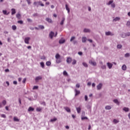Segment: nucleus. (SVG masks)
Listing matches in <instances>:
<instances>
[{"instance_id": "obj_14", "label": "nucleus", "mask_w": 130, "mask_h": 130, "mask_svg": "<svg viewBox=\"0 0 130 130\" xmlns=\"http://www.w3.org/2000/svg\"><path fill=\"white\" fill-rule=\"evenodd\" d=\"M64 109H65L67 112H71V109L68 107H64Z\"/></svg>"}, {"instance_id": "obj_29", "label": "nucleus", "mask_w": 130, "mask_h": 130, "mask_svg": "<svg viewBox=\"0 0 130 130\" xmlns=\"http://www.w3.org/2000/svg\"><path fill=\"white\" fill-rule=\"evenodd\" d=\"M75 39H76V37H71V38L70 39V42H73V41H75Z\"/></svg>"}, {"instance_id": "obj_31", "label": "nucleus", "mask_w": 130, "mask_h": 130, "mask_svg": "<svg viewBox=\"0 0 130 130\" xmlns=\"http://www.w3.org/2000/svg\"><path fill=\"white\" fill-rule=\"evenodd\" d=\"M34 108H32L31 107H30L28 109V111H34Z\"/></svg>"}, {"instance_id": "obj_5", "label": "nucleus", "mask_w": 130, "mask_h": 130, "mask_svg": "<svg viewBox=\"0 0 130 130\" xmlns=\"http://www.w3.org/2000/svg\"><path fill=\"white\" fill-rule=\"evenodd\" d=\"M89 63L90 64H91L92 66H93V67H96V62L92 61V60H89Z\"/></svg>"}, {"instance_id": "obj_45", "label": "nucleus", "mask_w": 130, "mask_h": 130, "mask_svg": "<svg viewBox=\"0 0 130 130\" xmlns=\"http://www.w3.org/2000/svg\"><path fill=\"white\" fill-rule=\"evenodd\" d=\"M2 104L5 106L6 105V104H7V101H6V100H4L3 102H2Z\"/></svg>"}, {"instance_id": "obj_46", "label": "nucleus", "mask_w": 130, "mask_h": 130, "mask_svg": "<svg viewBox=\"0 0 130 130\" xmlns=\"http://www.w3.org/2000/svg\"><path fill=\"white\" fill-rule=\"evenodd\" d=\"M76 63H77V60H75V59H74L73 60V62H72V64H76Z\"/></svg>"}, {"instance_id": "obj_16", "label": "nucleus", "mask_w": 130, "mask_h": 130, "mask_svg": "<svg viewBox=\"0 0 130 130\" xmlns=\"http://www.w3.org/2000/svg\"><path fill=\"white\" fill-rule=\"evenodd\" d=\"M114 103H115V104H116L117 105L119 106L120 102L118 101V100L115 99L114 100Z\"/></svg>"}, {"instance_id": "obj_9", "label": "nucleus", "mask_w": 130, "mask_h": 130, "mask_svg": "<svg viewBox=\"0 0 130 130\" xmlns=\"http://www.w3.org/2000/svg\"><path fill=\"white\" fill-rule=\"evenodd\" d=\"M102 86H103L102 83H100L99 85H98L97 90H101V88H102Z\"/></svg>"}, {"instance_id": "obj_44", "label": "nucleus", "mask_w": 130, "mask_h": 130, "mask_svg": "<svg viewBox=\"0 0 130 130\" xmlns=\"http://www.w3.org/2000/svg\"><path fill=\"white\" fill-rule=\"evenodd\" d=\"M38 89V86H34L33 87V90H37Z\"/></svg>"}, {"instance_id": "obj_60", "label": "nucleus", "mask_w": 130, "mask_h": 130, "mask_svg": "<svg viewBox=\"0 0 130 130\" xmlns=\"http://www.w3.org/2000/svg\"><path fill=\"white\" fill-rule=\"evenodd\" d=\"M126 36H130V32H127V33L126 34Z\"/></svg>"}, {"instance_id": "obj_18", "label": "nucleus", "mask_w": 130, "mask_h": 130, "mask_svg": "<svg viewBox=\"0 0 130 130\" xmlns=\"http://www.w3.org/2000/svg\"><path fill=\"white\" fill-rule=\"evenodd\" d=\"M46 21H47V22H48V23H52V20L49 18H46Z\"/></svg>"}, {"instance_id": "obj_2", "label": "nucleus", "mask_w": 130, "mask_h": 130, "mask_svg": "<svg viewBox=\"0 0 130 130\" xmlns=\"http://www.w3.org/2000/svg\"><path fill=\"white\" fill-rule=\"evenodd\" d=\"M107 6H110L111 8H114V4H113V0L110 1L108 3H107Z\"/></svg>"}, {"instance_id": "obj_13", "label": "nucleus", "mask_w": 130, "mask_h": 130, "mask_svg": "<svg viewBox=\"0 0 130 130\" xmlns=\"http://www.w3.org/2000/svg\"><path fill=\"white\" fill-rule=\"evenodd\" d=\"M84 33H89L90 32V29L89 28H84L83 30Z\"/></svg>"}, {"instance_id": "obj_6", "label": "nucleus", "mask_w": 130, "mask_h": 130, "mask_svg": "<svg viewBox=\"0 0 130 130\" xmlns=\"http://www.w3.org/2000/svg\"><path fill=\"white\" fill-rule=\"evenodd\" d=\"M53 36H54V32L53 31H51L49 34V37L51 39L53 38Z\"/></svg>"}, {"instance_id": "obj_49", "label": "nucleus", "mask_w": 130, "mask_h": 130, "mask_svg": "<svg viewBox=\"0 0 130 130\" xmlns=\"http://www.w3.org/2000/svg\"><path fill=\"white\" fill-rule=\"evenodd\" d=\"M81 119L82 120H84V119H88V118L87 117H82Z\"/></svg>"}, {"instance_id": "obj_47", "label": "nucleus", "mask_w": 130, "mask_h": 130, "mask_svg": "<svg viewBox=\"0 0 130 130\" xmlns=\"http://www.w3.org/2000/svg\"><path fill=\"white\" fill-rule=\"evenodd\" d=\"M17 23H18V24H20L21 25H22V24H23V21L22 20H19Z\"/></svg>"}, {"instance_id": "obj_3", "label": "nucleus", "mask_w": 130, "mask_h": 130, "mask_svg": "<svg viewBox=\"0 0 130 130\" xmlns=\"http://www.w3.org/2000/svg\"><path fill=\"white\" fill-rule=\"evenodd\" d=\"M31 39L30 37H26L24 39V42L26 44H29V41Z\"/></svg>"}, {"instance_id": "obj_22", "label": "nucleus", "mask_w": 130, "mask_h": 130, "mask_svg": "<svg viewBox=\"0 0 130 130\" xmlns=\"http://www.w3.org/2000/svg\"><path fill=\"white\" fill-rule=\"evenodd\" d=\"M66 20V18H64V17H63L62 18V20H61V22H60V25H63V22H64V20Z\"/></svg>"}, {"instance_id": "obj_28", "label": "nucleus", "mask_w": 130, "mask_h": 130, "mask_svg": "<svg viewBox=\"0 0 130 130\" xmlns=\"http://www.w3.org/2000/svg\"><path fill=\"white\" fill-rule=\"evenodd\" d=\"M46 64L48 67H49V66H50V64H51V62H50L49 61H48L46 62Z\"/></svg>"}, {"instance_id": "obj_41", "label": "nucleus", "mask_w": 130, "mask_h": 130, "mask_svg": "<svg viewBox=\"0 0 130 130\" xmlns=\"http://www.w3.org/2000/svg\"><path fill=\"white\" fill-rule=\"evenodd\" d=\"M126 26H127V27H130V21H127Z\"/></svg>"}, {"instance_id": "obj_40", "label": "nucleus", "mask_w": 130, "mask_h": 130, "mask_svg": "<svg viewBox=\"0 0 130 130\" xmlns=\"http://www.w3.org/2000/svg\"><path fill=\"white\" fill-rule=\"evenodd\" d=\"M63 75L64 76H68V72H67V71H64L63 72Z\"/></svg>"}, {"instance_id": "obj_25", "label": "nucleus", "mask_w": 130, "mask_h": 130, "mask_svg": "<svg viewBox=\"0 0 130 130\" xmlns=\"http://www.w3.org/2000/svg\"><path fill=\"white\" fill-rule=\"evenodd\" d=\"M75 96H77L78 95H79V94H80V91L77 90V89H75Z\"/></svg>"}, {"instance_id": "obj_63", "label": "nucleus", "mask_w": 130, "mask_h": 130, "mask_svg": "<svg viewBox=\"0 0 130 130\" xmlns=\"http://www.w3.org/2000/svg\"><path fill=\"white\" fill-rule=\"evenodd\" d=\"M17 83H18L16 81H13V84H14V85H17Z\"/></svg>"}, {"instance_id": "obj_30", "label": "nucleus", "mask_w": 130, "mask_h": 130, "mask_svg": "<svg viewBox=\"0 0 130 130\" xmlns=\"http://www.w3.org/2000/svg\"><path fill=\"white\" fill-rule=\"evenodd\" d=\"M129 56H130V54L129 53H127L124 55V57H126V58L129 57Z\"/></svg>"}, {"instance_id": "obj_64", "label": "nucleus", "mask_w": 130, "mask_h": 130, "mask_svg": "<svg viewBox=\"0 0 130 130\" xmlns=\"http://www.w3.org/2000/svg\"><path fill=\"white\" fill-rule=\"evenodd\" d=\"M26 82V78H24L22 80V83H25Z\"/></svg>"}, {"instance_id": "obj_52", "label": "nucleus", "mask_w": 130, "mask_h": 130, "mask_svg": "<svg viewBox=\"0 0 130 130\" xmlns=\"http://www.w3.org/2000/svg\"><path fill=\"white\" fill-rule=\"evenodd\" d=\"M27 22H29L30 23L32 22V19L30 18H27Z\"/></svg>"}, {"instance_id": "obj_23", "label": "nucleus", "mask_w": 130, "mask_h": 130, "mask_svg": "<svg viewBox=\"0 0 130 130\" xmlns=\"http://www.w3.org/2000/svg\"><path fill=\"white\" fill-rule=\"evenodd\" d=\"M76 110L77 111V113H80L81 112V108L80 107L76 108Z\"/></svg>"}, {"instance_id": "obj_7", "label": "nucleus", "mask_w": 130, "mask_h": 130, "mask_svg": "<svg viewBox=\"0 0 130 130\" xmlns=\"http://www.w3.org/2000/svg\"><path fill=\"white\" fill-rule=\"evenodd\" d=\"M42 77H41V76H38V77H37L36 78L35 81L37 83L38 82H39V80H42Z\"/></svg>"}, {"instance_id": "obj_51", "label": "nucleus", "mask_w": 130, "mask_h": 130, "mask_svg": "<svg viewBox=\"0 0 130 130\" xmlns=\"http://www.w3.org/2000/svg\"><path fill=\"white\" fill-rule=\"evenodd\" d=\"M118 122H119L118 120L114 119V123H118Z\"/></svg>"}, {"instance_id": "obj_8", "label": "nucleus", "mask_w": 130, "mask_h": 130, "mask_svg": "<svg viewBox=\"0 0 130 130\" xmlns=\"http://www.w3.org/2000/svg\"><path fill=\"white\" fill-rule=\"evenodd\" d=\"M122 110L125 112H128L129 111V108L124 107L123 108Z\"/></svg>"}, {"instance_id": "obj_24", "label": "nucleus", "mask_w": 130, "mask_h": 130, "mask_svg": "<svg viewBox=\"0 0 130 130\" xmlns=\"http://www.w3.org/2000/svg\"><path fill=\"white\" fill-rule=\"evenodd\" d=\"M111 108V107H110V106H106L105 107V109H106V110H110Z\"/></svg>"}, {"instance_id": "obj_15", "label": "nucleus", "mask_w": 130, "mask_h": 130, "mask_svg": "<svg viewBox=\"0 0 130 130\" xmlns=\"http://www.w3.org/2000/svg\"><path fill=\"white\" fill-rule=\"evenodd\" d=\"M11 11H12V13H11V15H15V14H16V9H14V8H12L11 9Z\"/></svg>"}, {"instance_id": "obj_17", "label": "nucleus", "mask_w": 130, "mask_h": 130, "mask_svg": "<svg viewBox=\"0 0 130 130\" xmlns=\"http://www.w3.org/2000/svg\"><path fill=\"white\" fill-rule=\"evenodd\" d=\"M121 37L122 38H125L126 37V34L125 33H122L120 34Z\"/></svg>"}, {"instance_id": "obj_59", "label": "nucleus", "mask_w": 130, "mask_h": 130, "mask_svg": "<svg viewBox=\"0 0 130 130\" xmlns=\"http://www.w3.org/2000/svg\"><path fill=\"white\" fill-rule=\"evenodd\" d=\"M7 41H8V42H11V38H8L7 39Z\"/></svg>"}, {"instance_id": "obj_1", "label": "nucleus", "mask_w": 130, "mask_h": 130, "mask_svg": "<svg viewBox=\"0 0 130 130\" xmlns=\"http://www.w3.org/2000/svg\"><path fill=\"white\" fill-rule=\"evenodd\" d=\"M38 5H40L41 6V7H44V4H42V2L41 1L39 2H35L34 3V5L38 7Z\"/></svg>"}, {"instance_id": "obj_34", "label": "nucleus", "mask_w": 130, "mask_h": 130, "mask_svg": "<svg viewBox=\"0 0 130 130\" xmlns=\"http://www.w3.org/2000/svg\"><path fill=\"white\" fill-rule=\"evenodd\" d=\"M82 64L85 67V68H88V64H87V63L84 62L82 63Z\"/></svg>"}, {"instance_id": "obj_26", "label": "nucleus", "mask_w": 130, "mask_h": 130, "mask_svg": "<svg viewBox=\"0 0 130 130\" xmlns=\"http://www.w3.org/2000/svg\"><path fill=\"white\" fill-rule=\"evenodd\" d=\"M16 18L19 19H21V14L20 13L16 14Z\"/></svg>"}, {"instance_id": "obj_20", "label": "nucleus", "mask_w": 130, "mask_h": 130, "mask_svg": "<svg viewBox=\"0 0 130 130\" xmlns=\"http://www.w3.org/2000/svg\"><path fill=\"white\" fill-rule=\"evenodd\" d=\"M66 9L67 10V11H68V14H70V8H69L68 4L66 5Z\"/></svg>"}, {"instance_id": "obj_35", "label": "nucleus", "mask_w": 130, "mask_h": 130, "mask_svg": "<svg viewBox=\"0 0 130 130\" xmlns=\"http://www.w3.org/2000/svg\"><path fill=\"white\" fill-rule=\"evenodd\" d=\"M57 120V119L56 118H54L53 119H51L50 121L51 122H53V121H56Z\"/></svg>"}, {"instance_id": "obj_19", "label": "nucleus", "mask_w": 130, "mask_h": 130, "mask_svg": "<svg viewBox=\"0 0 130 130\" xmlns=\"http://www.w3.org/2000/svg\"><path fill=\"white\" fill-rule=\"evenodd\" d=\"M82 41L83 43H85L87 41V38L86 37H82Z\"/></svg>"}, {"instance_id": "obj_10", "label": "nucleus", "mask_w": 130, "mask_h": 130, "mask_svg": "<svg viewBox=\"0 0 130 130\" xmlns=\"http://www.w3.org/2000/svg\"><path fill=\"white\" fill-rule=\"evenodd\" d=\"M67 63H71V62H72V58L70 57H67Z\"/></svg>"}, {"instance_id": "obj_36", "label": "nucleus", "mask_w": 130, "mask_h": 130, "mask_svg": "<svg viewBox=\"0 0 130 130\" xmlns=\"http://www.w3.org/2000/svg\"><path fill=\"white\" fill-rule=\"evenodd\" d=\"M12 29L14 30L17 29V26L16 25H12Z\"/></svg>"}, {"instance_id": "obj_27", "label": "nucleus", "mask_w": 130, "mask_h": 130, "mask_svg": "<svg viewBox=\"0 0 130 130\" xmlns=\"http://www.w3.org/2000/svg\"><path fill=\"white\" fill-rule=\"evenodd\" d=\"M60 58V55L59 54H56V55H55V58H56V59H59V58Z\"/></svg>"}, {"instance_id": "obj_11", "label": "nucleus", "mask_w": 130, "mask_h": 130, "mask_svg": "<svg viewBox=\"0 0 130 130\" xmlns=\"http://www.w3.org/2000/svg\"><path fill=\"white\" fill-rule=\"evenodd\" d=\"M64 42H66V40L63 39H61L59 41V43L60 44H62L64 43Z\"/></svg>"}, {"instance_id": "obj_21", "label": "nucleus", "mask_w": 130, "mask_h": 130, "mask_svg": "<svg viewBox=\"0 0 130 130\" xmlns=\"http://www.w3.org/2000/svg\"><path fill=\"white\" fill-rule=\"evenodd\" d=\"M122 70L123 71H126V66L125 64H123L122 66Z\"/></svg>"}, {"instance_id": "obj_33", "label": "nucleus", "mask_w": 130, "mask_h": 130, "mask_svg": "<svg viewBox=\"0 0 130 130\" xmlns=\"http://www.w3.org/2000/svg\"><path fill=\"white\" fill-rule=\"evenodd\" d=\"M14 121L19 122V121H20V120H19V119H18V118H17V117H14Z\"/></svg>"}, {"instance_id": "obj_56", "label": "nucleus", "mask_w": 130, "mask_h": 130, "mask_svg": "<svg viewBox=\"0 0 130 130\" xmlns=\"http://www.w3.org/2000/svg\"><path fill=\"white\" fill-rule=\"evenodd\" d=\"M26 2H27L28 5H30L31 2L30 1V0H26Z\"/></svg>"}, {"instance_id": "obj_37", "label": "nucleus", "mask_w": 130, "mask_h": 130, "mask_svg": "<svg viewBox=\"0 0 130 130\" xmlns=\"http://www.w3.org/2000/svg\"><path fill=\"white\" fill-rule=\"evenodd\" d=\"M40 64H41V67H42V68L43 69H44V62H41L40 63Z\"/></svg>"}, {"instance_id": "obj_50", "label": "nucleus", "mask_w": 130, "mask_h": 130, "mask_svg": "<svg viewBox=\"0 0 130 130\" xmlns=\"http://www.w3.org/2000/svg\"><path fill=\"white\" fill-rule=\"evenodd\" d=\"M102 69H103V70H105V69H106V65L102 66Z\"/></svg>"}, {"instance_id": "obj_43", "label": "nucleus", "mask_w": 130, "mask_h": 130, "mask_svg": "<svg viewBox=\"0 0 130 130\" xmlns=\"http://www.w3.org/2000/svg\"><path fill=\"white\" fill-rule=\"evenodd\" d=\"M117 48H118L119 49H120V48H121L122 47V46L121 45H118L117 46Z\"/></svg>"}, {"instance_id": "obj_54", "label": "nucleus", "mask_w": 130, "mask_h": 130, "mask_svg": "<svg viewBox=\"0 0 130 130\" xmlns=\"http://www.w3.org/2000/svg\"><path fill=\"white\" fill-rule=\"evenodd\" d=\"M1 117H3L4 118H6V115H5V114H2Z\"/></svg>"}, {"instance_id": "obj_53", "label": "nucleus", "mask_w": 130, "mask_h": 130, "mask_svg": "<svg viewBox=\"0 0 130 130\" xmlns=\"http://www.w3.org/2000/svg\"><path fill=\"white\" fill-rule=\"evenodd\" d=\"M84 99H85V100L86 101H88V96L87 95H85Z\"/></svg>"}, {"instance_id": "obj_61", "label": "nucleus", "mask_w": 130, "mask_h": 130, "mask_svg": "<svg viewBox=\"0 0 130 130\" xmlns=\"http://www.w3.org/2000/svg\"><path fill=\"white\" fill-rule=\"evenodd\" d=\"M92 83H91V82H88L87 83V86H91V84Z\"/></svg>"}, {"instance_id": "obj_48", "label": "nucleus", "mask_w": 130, "mask_h": 130, "mask_svg": "<svg viewBox=\"0 0 130 130\" xmlns=\"http://www.w3.org/2000/svg\"><path fill=\"white\" fill-rule=\"evenodd\" d=\"M41 110L42 109L40 108H37V111L40 112V111H41Z\"/></svg>"}, {"instance_id": "obj_42", "label": "nucleus", "mask_w": 130, "mask_h": 130, "mask_svg": "<svg viewBox=\"0 0 130 130\" xmlns=\"http://www.w3.org/2000/svg\"><path fill=\"white\" fill-rule=\"evenodd\" d=\"M39 28H40V29H44V26L43 25H39Z\"/></svg>"}, {"instance_id": "obj_57", "label": "nucleus", "mask_w": 130, "mask_h": 130, "mask_svg": "<svg viewBox=\"0 0 130 130\" xmlns=\"http://www.w3.org/2000/svg\"><path fill=\"white\" fill-rule=\"evenodd\" d=\"M76 87H77V88H80V84H77L76 85Z\"/></svg>"}, {"instance_id": "obj_62", "label": "nucleus", "mask_w": 130, "mask_h": 130, "mask_svg": "<svg viewBox=\"0 0 130 130\" xmlns=\"http://www.w3.org/2000/svg\"><path fill=\"white\" fill-rule=\"evenodd\" d=\"M78 54H79V55H82L83 53H82V52H78Z\"/></svg>"}, {"instance_id": "obj_38", "label": "nucleus", "mask_w": 130, "mask_h": 130, "mask_svg": "<svg viewBox=\"0 0 130 130\" xmlns=\"http://www.w3.org/2000/svg\"><path fill=\"white\" fill-rule=\"evenodd\" d=\"M3 13L4 15H9V13H7V10H3Z\"/></svg>"}, {"instance_id": "obj_12", "label": "nucleus", "mask_w": 130, "mask_h": 130, "mask_svg": "<svg viewBox=\"0 0 130 130\" xmlns=\"http://www.w3.org/2000/svg\"><path fill=\"white\" fill-rule=\"evenodd\" d=\"M107 66L108 67L109 69H111L112 68L113 64L110 62L107 63Z\"/></svg>"}, {"instance_id": "obj_55", "label": "nucleus", "mask_w": 130, "mask_h": 130, "mask_svg": "<svg viewBox=\"0 0 130 130\" xmlns=\"http://www.w3.org/2000/svg\"><path fill=\"white\" fill-rule=\"evenodd\" d=\"M37 16H38V13H34L33 14V16L34 17H37Z\"/></svg>"}, {"instance_id": "obj_32", "label": "nucleus", "mask_w": 130, "mask_h": 130, "mask_svg": "<svg viewBox=\"0 0 130 130\" xmlns=\"http://www.w3.org/2000/svg\"><path fill=\"white\" fill-rule=\"evenodd\" d=\"M56 62H57V63H60V62H61L60 58H59V59H56Z\"/></svg>"}, {"instance_id": "obj_58", "label": "nucleus", "mask_w": 130, "mask_h": 130, "mask_svg": "<svg viewBox=\"0 0 130 130\" xmlns=\"http://www.w3.org/2000/svg\"><path fill=\"white\" fill-rule=\"evenodd\" d=\"M73 42L74 44H77V43H78V41L74 40L73 41Z\"/></svg>"}, {"instance_id": "obj_39", "label": "nucleus", "mask_w": 130, "mask_h": 130, "mask_svg": "<svg viewBox=\"0 0 130 130\" xmlns=\"http://www.w3.org/2000/svg\"><path fill=\"white\" fill-rule=\"evenodd\" d=\"M120 20V18H119V17H116V18L114 19V21H119Z\"/></svg>"}, {"instance_id": "obj_4", "label": "nucleus", "mask_w": 130, "mask_h": 130, "mask_svg": "<svg viewBox=\"0 0 130 130\" xmlns=\"http://www.w3.org/2000/svg\"><path fill=\"white\" fill-rule=\"evenodd\" d=\"M106 36H113V33L111 32V31H106L105 32Z\"/></svg>"}]
</instances>
